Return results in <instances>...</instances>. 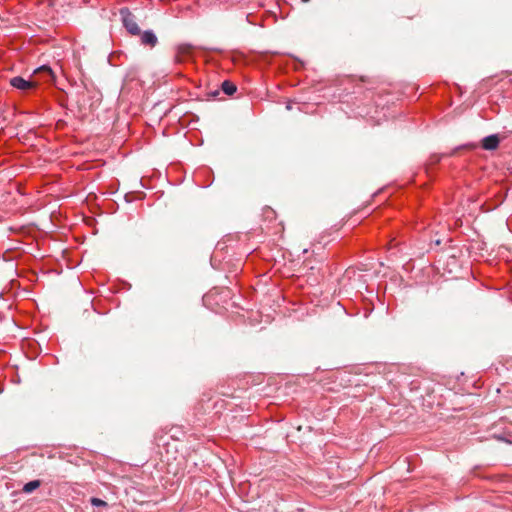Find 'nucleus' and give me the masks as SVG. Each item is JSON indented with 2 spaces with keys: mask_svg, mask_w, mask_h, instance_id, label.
Masks as SVG:
<instances>
[{
  "mask_svg": "<svg viewBox=\"0 0 512 512\" xmlns=\"http://www.w3.org/2000/svg\"><path fill=\"white\" fill-rule=\"evenodd\" d=\"M121 13L123 15V24H124L125 28L127 29V31L132 35H140L141 30H140L138 24L135 22L132 15L128 12L126 14H124L123 10L121 11Z\"/></svg>",
  "mask_w": 512,
  "mask_h": 512,
  "instance_id": "nucleus-3",
  "label": "nucleus"
},
{
  "mask_svg": "<svg viewBox=\"0 0 512 512\" xmlns=\"http://www.w3.org/2000/svg\"><path fill=\"white\" fill-rule=\"evenodd\" d=\"M223 92L227 95H233L236 92V86L230 81H224L221 85Z\"/></svg>",
  "mask_w": 512,
  "mask_h": 512,
  "instance_id": "nucleus-7",
  "label": "nucleus"
},
{
  "mask_svg": "<svg viewBox=\"0 0 512 512\" xmlns=\"http://www.w3.org/2000/svg\"><path fill=\"white\" fill-rule=\"evenodd\" d=\"M193 46L190 44H180L176 47L174 63L181 64L192 57Z\"/></svg>",
  "mask_w": 512,
  "mask_h": 512,
  "instance_id": "nucleus-1",
  "label": "nucleus"
},
{
  "mask_svg": "<svg viewBox=\"0 0 512 512\" xmlns=\"http://www.w3.org/2000/svg\"><path fill=\"white\" fill-rule=\"evenodd\" d=\"M36 74H43L45 76V80L49 81L53 78V72L48 66H41L35 71Z\"/></svg>",
  "mask_w": 512,
  "mask_h": 512,
  "instance_id": "nucleus-6",
  "label": "nucleus"
},
{
  "mask_svg": "<svg viewBox=\"0 0 512 512\" xmlns=\"http://www.w3.org/2000/svg\"><path fill=\"white\" fill-rule=\"evenodd\" d=\"M158 43V39L153 31L147 30L141 33V44L149 47H154Z\"/></svg>",
  "mask_w": 512,
  "mask_h": 512,
  "instance_id": "nucleus-4",
  "label": "nucleus"
},
{
  "mask_svg": "<svg viewBox=\"0 0 512 512\" xmlns=\"http://www.w3.org/2000/svg\"><path fill=\"white\" fill-rule=\"evenodd\" d=\"M91 503L94 506H105L106 505V502H104L103 500H101L99 498H92Z\"/></svg>",
  "mask_w": 512,
  "mask_h": 512,
  "instance_id": "nucleus-9",
  "label": "nucleus"
},
{
  "mask_svg": "<svg viewBox=\"0 0 512 512\" xmlns=\"http://www.w3.org/2000/svg\"><path fill=\"white\" fill-rule=\"evenodd\" d=\"M39 486H40V481L39 480H33V481H30V482L26 483L23 486V491L25 493H31L34 490H36Z\"/></svg>",
  "mask_w": 512,
  "mask_h": 512,
  "instance_id": "nucleus-8",
  "label": "nucleus"
},
{
  "mask_svg": "<svg viewBox=\"0 0 512 512\" xmlns=\"http://www.w3.org/2000/svg\"><path fill=\"white\" fill-rule=\"evenodd\" d=\"M10 84L12 87H14L18 90H21V91H27V90L33 89L37 86L36 81L25 80L24 78L19 77V76L13 77L10 80Z\"/></svg>",
  "mask_w": 512,
  "mask_h": 512,
  "instance_id": "nucleus-2",
  "label": "nucleus"
},
{
  "mask_svg": "<svg viewBox=\"0 0 512 512\" xmlns=\"http://www.w3.org/2000/svg\"><path fill=\"white\" fill-rule=\"evenodd\" d=\"M499 142V137L496 134L489 135L482 140V147L485 150H495Z\"/></svg>",
  "mask_w": 512,
  "mask_h": 512,
  "instance_id": "nucleus-5",
  "label": "nucleus"
}]
</instances>
